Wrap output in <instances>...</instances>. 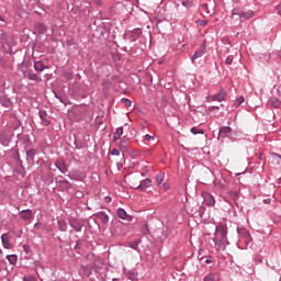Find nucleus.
Masks as SVG:
<instances>
[{"label":"nucleus","mask_w":281,"mask_h":281,"mask_svg":"<svg viewBox=\"0 0 281 281\" xmlns=\"http://www.w3.org/2000/svg\"><path fill=\"white\" fill-rule=\"evenodd\" d=\"M215 249H221L222 245L227 243V226L218 225L215 231V237L213 238Z\"/></svg>","instance_id":"f257e3e1"},{"label":"nucleus","mask_w":281,"mask_h":281,"mask_svg":"<svg viewBox=\"0 0 281 281\" xmlns=\"http://www.w3.org/2000/svg\"><path fill=\"white\" fill-rule=\"evenodd\" d=\"M256 16V12L249 10V11H243L240 8H235L232 10V22L235 21H247L248 19H254Z\"/></svg>","instance_id":"f03ea898"},{"label":"nucleus","mask_w":281,"mask_h":281,"mask_svg":"<svg viewBox=\"0 0 281 281\" xmlns=\"http://www.w3.org/2000/svg\"><path fill=\"white\" fill-rule=\"evenodd\" d=\"M202 196L204 199V204L209 205V207H214V205H216V200L214 199V195L210 194V192L203 191Z\"/></svg>","instance_id":"7ed1b4c3"},{"label":"nucleus","mask_w":281,"mask_h":281,"mask_svg":"<svg viewBox=\"0 0 281 281\" xmlns=\"http://www.w3.org/2000/svg\"><path fill=\"white\" fill-rule=\"evenodd\" d=\"M225 98H227V93L222 89L217 94L210 97V100H212V102H223Z\"/></svg>","instance_id":"20e7f679"},{"label":"nucleus","mask_w":281,"mask_h":281,"mask_svg":"<svg viewBox=\"0 0 281 281\" xmlns=\"http://www.w3.org/2000/svg\"><path fill=\"white\" fill-rule=\"evenodd\" d=\"M20 217L22 218V221L32 223V218H34V214L32 213V210H24V211H21Z\"/></svg>","instance_id":"39448f33"},{"label":"nucleus","mask_w":281,"mask_h":281,"mask_svg":"<svg viewBox=\"0 0 281 281\" xmlns=\"http://www.w3.org/2000/svg\"><path fill=\"white\" fill-rule=\"evenodd\" d=\"M164 179H166V175L164 172L158 173L157 177H156L157 186L159 188H161V186H162L164 190H169L170 187H168V184L164 183Z\"/></svg>","instance_id":"423d86ee"},{"label":"nucleus","mask_w":281,"mask_h":281,"mask_svg":"<svg viewBox=\"0 0 281 281\" xmlns=\"http://www.w3.org/2000/svg\"><path fill=\"white\" fill-rule=\"evenodd\" d=\"M2 247L4 249H12V243H10V234L5 233L1 236Z\"/></svg>","instance_id":"0eeeda50"},{"label":"nucleus","mask_w":281,"mask_h":281,"mask_svg":"<svg viewBox=\"0 0 281 281\" xmlns=\"http://www.w3.org/2000/svg\"><path fill=\"white\" fill-rule=\"evenodd\" d=\"M153 186V180H150V179H145V180H143L140 183H139V186H137L136 188H135V190H140V191H144V190H146V188H150Z\"/></svg>","instance_id":"6e6552de"},{"label":"nucleus","mask_w":281,"mask_h":281,"mask_svg":"<svg viewBox=\"0 0 281 281\" xmlns=\"http://www.w3.org/2000/svg\"><path fill=\"white\" fill-rule=\"evenodd\" d=\"M205 52H206L205 44H203L201 46V48L198 52H195L193 54V56L191 57L192 63H194V60H196V58H201L205 54Z\"/></svg>","instance_id":"1a4fd4ad"},{"label":"nucleus","mask_w":281,"mask_h":281,"mask_svg":"<svg viewBox=\"0 0 281 281\" xmlns=\"http://www.w3.org/2000/svg\"><path fill=\"white\" fill-rule=\"evenodd\" d=\"M229 135H232L231 127L223 126L220 128V137H222V139H225V137H229Z\"/></svg>","instance_id":"9d476101"},{"label":"nucleus","mask_w":281,"mask_h":281,"mask_svg":"<svg viewBox=\"0 0 281 281\" xmlns=\"http://www.w3.org/2000/svg\"><path fill=\"white\" fill-rule=\"evenodd\" d=\"M117 216L119 218H122L123 221H131V215L126 213L124 209H119L117 210Z\"/></svg>","instance_id":"9b49d317"},{"label":"nucleus","mask_w":281,"mask_h":281,"mask_svg":"<svg viewBox=\"0 0 281 281\" xmlns=\"http://www.w3.org/2000/svg\"><path fill=\"white\" fill-rule=\"evenodd\" d=\"M40 120L43 122L44 126H49V120H47V112L40 111Z\"/></svg>","instance_id":"f8f14e48"},{"label":"nucleus","mask_w":281,"mask_h":281,"mask_svg":"<svg viewBox=\"0 0 281 281\" xmlns=\"http://www.w3.org/2000/svg\"><path fill=\"white\" fill-rule=\"evenodd\" d=\"M34 69L35 71H45V69H47V66H45V64H43V61H35L34 63Z\"/></svg>","instance_id":"ddd939ff"},{"label":"nucleus","mask_w":281,"mask_h":281,"mask_svg":"<svg viewBox=\"0 0 281 281\" xmlns=\"http://www.w3.org/2000/svg\"><path fill=\"white\" fill-rule=\"evenodd\" d=\"M98 218H99V221H101V223H103V224L109 223V215H106L105 213H100V214L98 215Z\"/></svg>","instance_id":"4468645a"},{"label":"nucleus","mask_w":281,"mask_h":281,"mask_svg":"<svg viewBox=\"0 0 281 281\" xmlns=\"http://www.w3.org/2000/svg\"><path fill=\"white\" fill-rule=\"evenodd\" d=\"M7 260H9L10 265H16L18 257L16 255H8Z\"/></svg>","instance_id":"2eb2a0df"},{"label":"nucleus","mask_w":281,"mask_h":281,"mask_svg":"<svg viewBox=\"0 0 281 281\" xmlns=\"http://www.w3.org/2000/svg\"><path fill=\"white\" fill-rule=\"evenodd\" d=\"M201 10H202V14H210V8H209L207 3H203L201 5Z\"/></svg>","instance_id":"dca6fc26"},{"label":"nucleus","mask_w":281,"mask_h":281,"mask_svg":"<svg viewBox=\"0 0 281 281\" xmlns=\"http://www.w3.org/2000/svg\"><path fill=\"white\" fill-rule=\"evenodd\" d=\"M280 100L279 99H272L271 101H270V104H271V106H273L274 109H278V106H280Z\"/></svg>","instance_id":"f3484780"},{"label":"nucleus","mask_w":281,"mask_h":281,"mask_svg":"<svg viewBox=\"0 0 281 281\" xmlns=\"http://www.w3.org/2000/svg\"><path fill=\"white\" fill-rule=\"evenodd\" d=\"M191 133L193 134V135H203V133H205L203 130H199V128H196V127H192L191 128Z\"/></svg>","instance_id":"a211bd4d"},{"label":"nucleus","mask_w":281,"mask_h":281,"mask_svg":"<svg viewBox=\"0 0 281 281\" xmlns=\"http://www.w3.org/2000/svg\"><path fill=\"white\" fill-rule=\"evenodd\" d=\"M26 78H29V80H38V76L34 72H27Z\"/></svg>","instance_id":"6ab92c4d"},{"label":"nucleus","mask_w":281,"mask_h":281,"mask_svg":"<svg viewBox=\"0 0 281 281\" xmlns=\"http://www.w3.org/2000/svg\"><path fill=\"white\" fill-rule=\"evenodd\" d=\"M216 280V274L210 273L204 278V281H215Z\"/></svg>","instance_id":"aec40b11"},{"label":"nucleus","mask_w":281,"mask_h":281,"mask_svg":"<svg viewBox=\"0 0 281 281\" xmlns=\"http://www.w3.org/2000/svg\"><path fill=\"white\" fill-rule=\"evenodd\" d=\"M132 36H134V38H137V36H142V29H136L132 32Z\"/></svg>","instance_id":"412c9836"},{"label":"nucleus","mask_w":281,"mask_h":281,"mask_svg":"<svg viewBox=\"0 0 281 281\" xmlns=\"http://www.w3.org/2000/svg\"><path fill=\"white\" fill-rule=\"evenodd\" d=\"M71 184H69L67 180L60 182V188H64L65 190H69Z\"/></svg>","instance_id":"4be33fe9"},{"label":"nucleus","mask_w":281,"mask_h":281,"mask_svg":"<svg viewBox=\"0 0 281 281\" xmlns=\"http://www.w3.org/2000/svg\"><path fill=\"white\" fill-rule=\"evenodd\" d=\"M116 135H117V139H120V137L122 135H124V127H117L116 128Z\"/></svg>","instance_id":"5701e85b"},{"label":"nucleus","mask_w":281,"mask_h":281,"mask_svg":"<svg viewBox=\"0 0 281 281\" xmlns=\"http://www.w3.org/2000/svg\"><path fill=\"white\" fill-rule=\"evenodd\" d=\"M59 224V229L61 232H67V224L65 222H58Z\"/></svg>","instance_id":"b1692460"},{"label":"nucleus","mask_w":281,"mask_h":281,"mask_svg":"<svg viewBox=\"0 0 281 281\" xmlns=\"http://www.w3.org/2000/svg\"><path fill=\"white\" fill-rule=\"evenodd\" d=\"M243 102H245V98L244 97H239V98L236 99L235 104L237 106H240L243 104Z\"/></svg>","instance_id":"393cba45"},{"label":"nucleus","mask_w":281,"mask_h":281,"mask_svg":"<svg viewBox=\"0 0 281 281\" xmlns=\"http://www.w3.org/2000/svg\"><path fill=\"white\" fill-rule=\"evenodd\" d=\"M121 102L125 104V106H131L133 102L130 99H122Z\"/></svg>","instance_id":"a878e982"},{"label":"nucleus","mask_w":281,"mask_h":281,"mask_svg":"<svg viewBox=\"0 0 281 281\" xmlns=\"http://www.w3.org/2000/svg\"><path fill=\"white\" fill-rule=\"evenodd\" d=\"M130 247H131L132 249H137V247H139V241H137V240L132 241V243L130 244Z\"/></svg>","instance_id":"bb28decb"},{"label":"nucleus","mask_w":281,"mask_h":281,"mask_svg":"<svg viewBox=\"0 0 281 281\" xmlns=\"http://www.w3.org/2000/svg\"><path fill=\"white\" fill-rule=\"evenodd\" d=\"M277 99L281 102V86H278L277 88Z\"/></svg>","instance_id":"cd10ccee"},{"label":"nucleus","mask_w":281,"mask_h":281,"mask_svg":"<svg viewBox=\"0 0 281 281\" xmlns=\"http://www.w3.org/2000/svg\"><path fill=\"white\" fill-rule=\"evenodd\" d=\"M27 157H34L36 155V151L34 149H30L26 151Z\"/></svg>","instance_id":"c85d7f7f"},{"label":"nucleus","mask_w":281,"mask_h":281,"mask_svg":"<svg viewBox=\"0 0 281 281\" xmlns=\"http://www.w3.org/2000/svg\"><path fill=\"white\" fill-rule=\"evenodd\" d=\"M226 65H232V63H234V57L228 56L225 60Z\"/></svg>","instance_id":"c756f323"},{"label":"nucleus","mask_w":281,"mask_h":281,"mask_svg":"<svg viewBox=\"0 0 281 281\" xmlns=\"http://www.w3.org/2000/svg\"><path fill=\"white\" fill-rule=\"evenodd\" d=\"M110 155H115L116 157H120V151L119 149L114 148L110 151Z\"/></svg>","instance_id":"7c9ffc66"},{"label":"nucleus","mask_w":281,"mask_h":281,"mask_svg":"<svg viewBox=\"0 0 281 281\" xmlns=\"http://www.w3.org/2000/svg\"><path fill=\"white\" fill-rule=\"evenodd\" d=\"M145 142H150V139H155V136H150L149 134L144 136Z\"/></svg>","instance_id":"2f4dec72"},{"label":"nucleus","mask_w":281,"mask_h":281,"mask_svg":"<svg viewBox=\"0 0 281 281\" xmlns=\"http://www.w3.org/2000/svg\"><path fill=\"white\" fill-rule=\"evenodd\" d=\"M91 3H95V5H102V0H90Z\"/></svg>","instance_id":"473e14b6"},{"label":"nucleus","mask_w":281,"mask_h":281,"mask_svg":"<svg viewBox=\"0 0 281 281\" xmlns=\"http://www.w3.org/2000/svg\"><path fill=\"white\" fill-rule=\"evenodd\" d=\"M23 281H36V278L34 277H29V278H23Z\"/></svg>","instance_id":"72a5a7b5"},{"label":"nucleus","mask_w":281,"mask_h":281,"mask_svg":"<svg viewBox=\"0 0 281 281\" xmlns=\"http://www.w3.org/2000/svg\"><path fill=\"white\" fill-rule=\"evenodd\" d=\"M58 168H59L60 172H64V173H66V172H67V167L61 166V167H58Z\"/></svg>","instance_id":"f704fd0d"},{"label":"nucleus","mask_w":281,"mask_h":281,"mask_svg":"<svg viewBox=\"0 0 281 281\" xmlns=\"http://www.w3.org/2000/svg\"><path fill=\"white\" fill-rule=\"evenodd\" d=\"M276 10H277L278 14L281 16V4L277 5Z\"/></svg>","instance_id":"c9c22d12"},{"label":"nucleus","mask_w":281,"mask_h":281,"mask_svg":"<svg viewBox=\"0 0 281 281\" xmlns=\"http://www.w3.org/2000/svg\"><path fill=\"white\" fill-rule=\"evenodd\" d=\"M201 25H204V26L207 25V21H202Z\"/></svg>","instance_id":"e433bc0d"},{"label":"nucleus","mask_w":281,"mask_h":281,"mask_svg":"<svg viewBox=\"0 0 281 281\" xmlns=\"http://www.w3.org/2000/svg\"><path fill=\"white\" fill-rule=\"evenodd\" d=\"M210 262H212V260L207 259V260H206V265H210Z\"/></svg>","instance_id":"4c0bfd02"},{"label":"nucleus","mask_w":281,"mask_h":281,"mask_svg":"<svg viewBox=\"0 0 281 281\" xmlns=\"http://www.w3.org/2000/svg\"><path fill=\"white\" fill-rule=\"evenodd\" d=\"M1 142H3V135L0 136Z\"/></svg>","instance_id":"58836bf2"},{"label":"nucleus","mask_w":281,"mask_h":281,"mask_svg":"<svg viewBox=\"0 0 281 281\" xmlns=\"http://www.w3.org/2000/svg\"><path fill=\"white\" fill-rule=\"evenodd\" d=\"M106 201H108V202H111V198H106Z\"/></svg>","instance_id":"ea45409f"},{"label":"nucleus","mask_w":281,"mask_h":281,"mask_svg":"<svg viewBox=\"0 0 281 281\" xmlns=\"http://www.w3.org/2000/svg\"><path fill=\"white\" fill-rule=\"evenodd\" d=\"M77 232H80V228H76Z\"/></svg>","instance_id":"a19ab883"},{"label":"nucleus","mask_w":281,"mask_h":281,"mask_svg":"<svg viewBox=\"0 0 281 281\" xmlns=\"http://www.w3.org/2000/svg\"><path fill=\"white\" fill-rule=\"evenodd\" d=\"M279 183H281V178L279 179Z\"/></svg>","instance_id":"79ce46f5"},{"label":"nucleus","mask_w":281,"mask_h":281,"mask_svg":"<svg viewBox=\"0 0 281 281\" xmlns=\"http://www.w3.org/2000/svg\"><path fill=\"white\" fill-rule=\"evenodd\" d=\"M114 139H117V136H115Z\"/></svg>","instance_id":"37998d69"},{"label":"nucleus","mask_w":281,"mask_h":281,"mask_svg":"<svg viewBox=\"0 0 281 281\" xmlns=\"http://www.w3.org/2000/svg\"><path fill=\"white\" fill-rule=\"evenodd\" d=\"M235 196H237V193H234Z\"/></svg>","instance_id":"c03bdc74"},{"label":"nucleus","mask_w":281,"mask_h":281,"mask_svg":"<svg viewBox=\"0 0 281 281\" xmlns=\"http://www.w3.org/2000/svg\"><path fill=\"white\" fill-rule=\"evenodd\" d=\"M0 254H3V251L0 250Z\"/></svg>","instance_id":"a18cd8bd"}]
</instances>
